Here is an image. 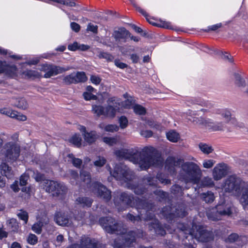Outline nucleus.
Instances as JSON below:
<instances>
[{
  "label": "nucleus",
  "instance_id": "0eeeda50",
  "mask_svg": "<svg viewBox=\"0 0 248 248\" xmlns=\"http://www.w3.org/2000/svg\"><path fill=\"white\" fill-rule=\"evenodd\" d=\"M202 172L199 166L192 162H186L181 165L180 177L186 182L197 184L199 182Z\"/></svg>",
  "mask_w": 248,
  "mask_h": 248
},
{
  "label": "nucleus",
  "instance_id": "bf43d9fd",
  "mask_svg": "<svg viewBox=\"0 0 248 248\" xmlns=\"http://www.w3.org/2000/svg\"><path fill=\"white\" fill-rule=\"evenodd\" d=\"M29 177V175L26 174H22L20 178V185L21 186H25L27 183Z\"/></svg>",
  "mask_w": 248,
  "mask_h": 248
},
{
  "label": "nucleus",
  "instance_id": "c03bdc74",
  "mask_svg": "<svg viewBox=\"0 0 248 248\" xmlns=\"http://www.w3.org/2000/svg\"><path fill=\"white\" fill-rule=\"evenodd\" d=\"M171 192L176 195H181L183 191V188L178 185H175L172 186L171 188Z\"/></svg>",
  "mask_w": 248,
  "mask_h": 248
},
{
  "label": "nucleus",
  "instance_id": "473e14b6",
  "mask_svg": "<svg viewBox=\"0 0 248 248\" xmlns=\"http://www.w3.org/2000/svg\"><path fill=\"white\" fill-rule=\"evenodd\" d=\"M0 167L3 174L7 178H11L12 177L13 175V172L8 165L4 163L1 165Z\"/></svg>",
  "mask_w": 248,
  "mask_h": 248
},
{
  "label": "nucleus",
  "instance_id": "603ef678",
  "mask_svg": "<svg viewBox=\"0 0 248 248\" xmlns=\"http://www.w3.org/2000/svg\"><path fill=\"white\" fill-rule=\"evenodd\" d=\"M202 184L205 186H213L214 185V182L212 179L209 177H204L202 180Z\"/></svg>",
  "mask_w": 248,
  "mask_h": 248
},
{
  "label": "nucleus",
  "instance_id": "6ab92c4d",
  "mask_svg": "<svg viewBox=\"0 0 248 248\" xmlns=\"http://www.w3.org/2000/svg\"><path fill=\"white\" fill-rule=\"evenodd\" d=\"M115 101L114 97L109 98L107 101L108 106L105 108V116L114 117L116 114L117 106L113 103Z\"/></svg>",
  "mask_w": 248,
  "mask_h": 248
},
{
  "label": "nucleus",
  "instance_id": "13d9d810",
  "mask_svg": "<svg viewBox=\"0 0 248 248\" xmlns=\"http://www.w3.org/2000/svg\"><path fill=\"white\" fill-rule=\"evenodd\" d=\"M148 124L149 125H150L151 127L155 128V129L161 130L162 129V126L157 122H155L153 121H149L148 122Z\"/></svg>",
  "mask_w": 248,
  "mask_h": 248
},
{
  "label": "nucleus",
  "instance_id": "aec40b11",
  "mask_svg": "<svg viewBox=\"0 0 248 248\" xmlns=\"http://www.w3.org/2000/svg\"><path fill=\"white\" fill-rule=\"evenodd\" d=\"M1 114L7 115L11 118H15L16 120L24 121L27 119L25 115L21 114L18 112L13 110L10 108H4L0 110Z\"/></svg>",
  "mask_w": 248,
  "mask_h": 248
},
{
  "label": "nucleus",
  "instance_id": "c9c22d12",
  "mask_svg": "<svg viewBox=\"0 0 248 248\" xmlns=\"http://www.w3.org/2000/svg\"><path fill=\"white\" fill-rule=\"evenodd\" d=\"M199 147L201 151L204 154H209L213 151L212 147L206 143H200L199 144Z\"/></svg>",
  "mask_w": 248,
  "mask_h": 248
},
{
  "label": "nucleus",
  "instance_id": "774afa93",
  "mask_svg": "<svg viewBox=\"0 0 248 248\" xmlns=\"http://www.w3.org/2000/svg\"><path fill=\"white\" fill-rule=\"evenodd\" d=\"M38 221L42 224L43 226H44L45 225L48 224L49 220L48 217L46 215H45V216L43 217Z\"/></svg>",
  "mask_w": 248,
  "mask_h": 248
},
{
  "label": "nucleus",
  "instance_id": "bb28decb",
  "mask_svg": "<svg viewBox=\"0 0 248 248\" xmlns=\"http://www.w3.org/2000/svg\"><path fill=\"white\" fill-rule=\"evenodd\" d=\"M166 134L167 139L172 142H177L180 139L179 134L175 130H170Z\"/></svg>",
  "mask_w": 248,
  "mask_h": 248
},
{
  "label": "nucleus",
  "instance_id": "4d7b16f0",
  "mask_svg": "<svg viewBox=\"0 0 248 248\" xmlns=\"http://www.w3.org/2000/svg\"><path fill=\"white\" fill-rule=\"evenodd\" d=\"M88 215V214L87 213H84L83 212H80L79 213L78 215H75V216L74 217V218L75 220H78V221H80V220H82V219H83L84 220L83 222H86L85 217H87Z\"/></svg>",
  "mask_w": 248,
  "mask_h": 248
},
{
  "label": "nucleus",
  "instance_id": "69168bd1",
  "mask_svg": "<svg viewBox=\"0 0 248 248\" xmlns=\"http://www.w3.org/2000/svg\"><path fill=\"white\" fill-rule=\"evenodd\" d=\"M90 80L92 83L95 85L99 84L101 80V78L99 77L94 75L91 76Z\"/></svg>",
  "mask_w": 248,
  "mask_h": 248
},
{
  "label": "nucleus",
  "instance_id": "6e6552de",
  "mask_svg": "<svg viewBox=\"0 0 248 248\" xmlns=\"http://www.w3.org/2000/svg\"><path fill=\"white\" fill-rule=\"evenodd\" d=\"M178 228L186 235V238H195L200 242H207L213 239V234L211 232L208 231L201 226L193 224L192 229H188L185 225H180Z\"/></svg>",
  "mask_w": 248,
  "mask_h": 248
},
{
  "label": "nucleus",
  "instance_id": "2eb2a0df",
  "mask_svg": "<svg viewBox=\"0 0 248 248\" xmlns=\"http://www.w3.org/2000/svg\"><path fill=\"white\" fill-rule=\"evenodd\" d=\"M228 171V167L226 164L219 163L213 170V177L216 181L219 180L227 174Z\"/></svg>",
  "mask_w": 248,
  "mask_h": 248
},
{
  "label": "nucleus",
  "instance_id": "de8ad7c7",
  "mask_svg": "<svg viewBox=\"0 0 248 248\" xmlns=\"http://www.w3.org/2000/svg\"><path fill=\"white\" fill-rule=\"evenodd\" d=\"M27 241L29 244L34 245L38 242V238L34 234H30L27 237Z\"/></svg>",
  "mask_w": 248,
  "mask_h": 248
},
{
  "label": "nucleus",
  "instance_id": "a878e982",
  "mask_svg": "<svg viewBox=\"0 0 248 248\" xmlns=\"http://www.w3.org/2000/svg\"><path fill=\"white\" fill-rule=\"evenodd\" d=\"M242 195L240 201L244 208L246 210L248 209V184L242 190Z\"/></svg>",
  "mask_w": 248,
  "mask_h": 248
},
{
  "label": "nucleus",
  "instance_id": "e2e57ef3",
  "mask_svg": "<svg viewBox=\"0 0 248 248\" xmlns=\"http://www.w3.org/2000/svg\"><path fill=\"white\" fill-rule=\"evenodd\" d=\"M222 27V24L221 23H217L215 25H213L212 26H210L208 27V29L205 30V31H215L217 30L218 29L221 28Z\"/></svg>",
  "mask_w": 248,
  "mask_h": 248
},
{
  "label": "nucleus",
  "instance_id": "393cba45",
  "mask_svg": "<svg viewBox=\"0 0 248 248\" xmlns=\"http://www.w3.org/2000/svg\"><path fill=\"white\" fill-rule=\"evenodd\" d=\"M11 103L14 106L23 109H26L28 107V104L24 98H13Z\"/></svg>",
  "mask_w": 248,
  "mask_h": 248
},
{
  "label": "nucleus",
  "instance_id": "1a4fd4ad",
  "mask_svg": "<svg viewBox=\"0 0 248 248\" xmlns=\"http://www.w3.org/2000/svg\"><path fill=\"white\" fill-rule=\"evenodd\" d=\"M242 179L235 175L228 176L223 182L221 188L225 192L230 195L239 196L242 190L248 184Z\"/></svg>",
  "mask_w": 248,
  "mask_h": 248
},
{
  "label": "nucleus",
  "instance_id": "79ce46f5",
  "mask_svg": "<svg viewBox=\"0 0 248 248\" xmlns=\"http://www.w3.org/2000/svg\"><path fill=\"white\" fill-rule=\"evenodd\" d=\"M97 56L100 59H105L108 61H112L113 60V57L111 54L102 51H99Z\"/></svg>",
  "mask_w": 248,
  "mask_h": 248
},
{
  "label": "nucleus",
  "instance_id": "39448f33",
  "mask_svg": "<svg viewBox=\"0 0 248 248\" xmlns=\"http://www.w3.org/2000/svg\"><path fill=\"white\" fill-rule=\"evenodd\" d=\"M29 173L36 181H43L41 182V186H43L46 192L51 193L53 196L62 198L66 194L67 188L63 183L49 180H44V175L37 171L30 170Z\"/></svg>",
  "mask_w": 248,
  "mask_h": 248
},
{
  "label": "nucleus",
  "instance_id": "f3484780",
  "mask_svg": "<svg viewBox=\"0 0 248 248\" xmlns=\"http://www.w3.org/2000/svg\"><path fill=\"white\" fill-rule=\"evenodd\" d=\"M2 69L1 73H4L7 76L11 78H15L17 76V69L16 65L14 64H8L6 62H3L0 67Z\"/></svg>",
  "mask_w": 248,
  "mask_h": 248
},
{
  "label": "nucleus",
  "instance_id": "e433bc0d",
  "mask_svg": "<svg viewBox=\"0 0 248 248\" xmlns=\"http://www.w3.org/2000/svg\"><path fill=\"white\" fill-rule=\"evenodd\" d=\"M99 126L101 128H104L105 131L109 132L117 131L119 130V127L114 124H108L105 125L103 124H99Z\"/></svg>",
  "mask_w": 248,
  "mask_h": 248
},
{
  "label": "nucleus",
  "instance_id": "052dcab7",
  "mask_svg": "<svg viewBox=\"0 0 248 248\" xmlns=\"http://www.w3.org/2000/svg\"><path fill=\"white\" fill-rule=\"evenodd\" d=\"M120 126L122 128H125L127 125L128 121L124 116H122L119 119Z\"/></svg>",
  "mask_w": 248,
  "mask_h": 248
},
{
  "label": "nucleus",
  "instance_id": "9b49d317",
  "mask_svg": "<svg viewBox=\"0 0 248 248\" xmlns=\"http://www.w3.org/2000/svg\"><path fill=\"white\" fill-rule=\"evenodd\" d=\"M188 120L195 123L199 124L209 128L212 129L214 131L223 130L225 127V124L223 122H214L212 120L208 119H204L202 118H188Z\"/></svg>",
  "mask_w": 248,
  "mask_h": 248
},
{
  "label": "nucleus",
  "instance_id": "20e7f679",
  "mask_svg": "<svg viewBox=\"0 0 248 248\" xmlns=\"http://www.w3.org/2000/svg\"><path fill=\"white\" fill-rule=\"evenodd\" d=\"M99 223L108 233L123 234L114 240L113 244L114 248H123V245L128 248L133 247L134 244L136 243V237H141L143 236L142 231L139 230L136 232L130 231L127 234H124L125 230L122 225L118 223L111 217H101L99 219Z\"/></svg>",
  "mask_w": 248,
  "mask_h": 248
},
{
  "label": "nucleus",
  "instance_id": "3c124183",
  "mask_svg": "<svg viewBox=\"0 0 248 248\" xmlns=\"http://www.w3.org/2000/svg\"><path fill=\"white\" fill-rule=\"evenodd\" d=\"M17 216L19 218L24 221L25 224L27 223L28 220V214L27 212L21 210L17 214Z\"/></svg>",
  "mask_w": 248,
  "mask_h": 248
},
{
  "label": "nucleus",
  "instance_id": "a211bd4d",
  "mask_svg": "<svg viewBox=\"0 0 248 248\" xmlns=\"http://www.w3.org/2000/svg\"><path fill=\"white\" fill-rule=\"evenodd\" d=\"M56 223L60 226H70L72 223L71 219H70L65 213L58 212L56 213L54 217Z\"/></svg>",
  "mask_w": 248,
  "mask_h": 248
},
{
  "label": "nucleus",
  "instance_id": "c85d7f7f",
  "mask_svg": "<svg viewBox=\"0 0 248 248\" xmlns=\"http://www.w3.org/2000/svg\"><path fill=\"white\" fill-rule=\"evenodd\" d=\"M67 161L71 163L76 168H79L82 164V161L81 159L76 158L74 155L72 154H69L67 156Z\"/></svg>",
  "mask_w": 248,
  "mask_h": 248
},
{
  "label": "nucleus",
  "instance_id": "338daca9",
  "mask_svg": "<svg viewBox=\"0 0 248 248\" xmlns=\"http://www.w3.org/2000/svg\"><path fill=\"white\" fill-rule=\"evenodd\" d=\"M70 27L72 30L75 32H78L80 29V25L76 22H71L70 24Z\"/></svg>",
  "mask_w": 248,
  "mask_h": 248
},
{
  "label": "nucleus",
  "instance_id": "ddd939ff",
  "mask_svg": "<svg viewBox=\"0 0 248 248\" xmlns=\"http://www.w3.org/2000/svg\"><path fill=\"white\" fill-rule=\"evenodd\" d=\"M70 69L69 67H63L52 64H43L40 68L41 71L45 72L44 77L49 78L52 76L62 73Z\"/></svg>",
  "mask_w": 248,
  "mask_h": 248
},
{
  "label": "nucleus",
  "instance_id": "423d86ee",
  "mask_svg": "<svg viewBox=\"0 0 248 248\" xmlns=\"http://www.w3.org/2000/svg\"><path fill=\"white\" fill-rule=\"evenodd\" d=\"M80 178L84 184L87 187L91 189L95 194L104 199L106 201H108L111 199V192L105 186L99 182H94L91 184V177L90 173L85 170H82L80 171Z\"/></svg>",
  "mask_w": 248,
  "mask_h": 248
},
{
  "label": "nucleus",
  "instance_id": "37998d69",
  "mask_svg": "<svg viewBox=\"0 0 248 248\" xmlns=\"http://www.w3.org/2000/svg\"><path fill=\"white\" fill-rule=\"evenodd\" d=\"M134 112L138 115H143L146 112L145 108L140 105H135L133 107Z\"/></svg>",
  "mask_w": 248,
  "mask_h": 248
},
{
  "label": "nucleus",
  "instance_id": "f8f14e48",
  "mask_svg": "<svg viewBox=\"0 0 248 248\" xmlns=\"http://www.w3.org/2000/svg\"><path fill=\"white\" fill-rule=\"evenodd\" d=\"M4 149L6 159L9 161H16L19 156L20 147L13 142L7 143L5 145Z\"/></svg>",
  "mask_w": 248,
  "mask_h": 248
},
{
  "label": "nucleus",
  "instance_id": "ea45409f",
  "mask_svg": "<svg viewBox=\"0 0 248 248\" xmlns=\"http://www.w3.org/2000/svg\"><path fill=\"white\" fill-rule=\"evenodd\" d=\"M68 175H69L70 182L72 184H78L77 179L78 178V172L73 170H69L68 171Z\"/></svg>",
  "mask_w": 248,
  "mask_h": 248
},
{
  "label": "nucleus",
  "instance_id": "0e129e2a",
  "mask_svg": "<svg viewBox=\"0 0 248 248\" xmlns=\"http://www.w3.org/2000/svg\"><path fill=\"white\" fill-rule=\"evenodd\" d=\"M98 27L97 26H95L92 23H89L88 25L87 30L88 31H90L93 32V33H97V32Z\"/></svg>",
  "mask_w": 248,
  "mask_h": 248
},
{
  "label": "nucleus",
  "instance_id": "4be33fe9",
  "mask_svg": "<svg viewBox=\"0 0 248 248\" xmlns=\"http://www.w3.org/2000/svg\"><path fill=\"white\" fill-rule=\"evenodd\" d=\"M170 208V207H166L162 209L163 215L167 218L172 219L173 216H176L178 217H183L186 215V212H185V209L182 210L181 209L180 211H179L178 209H176L175 214H173L169 211H168Z\"/></svg>",
  "mask_w": 248,
  "mask_h": 248
},
{
  "label": "nucleus",
  "instance_id": "58836bf2",
  "mask_svg": "<svg viewBox=\"0 0 248 248\" xmlns=\"http://www.w3.org/2000/svg\"><path fill=\"white\" fill-rule=\"evenodd\" d=\"M8 227L12 231H16L18 227V223L16 219L11 218L7 221Z\"/></svg>",
  "mask_w": 248,
  "mask_h": 248
},
{
  "label": "nucleus",
  "instance_id": "2f4dec72",
  "mask_svg": "<svg viewBox=\"0 0 248 248\" xmlns=\"http://www.w3.org/2000/svg\"><path fill=\"white\" fill-rule=\"evenodd\" d=\"M73 74L76 83L84 82L87 79V78L83 72H78L77 73H73Z\"/></svg>",
  "mask_w": 248,
  "mask_h": 248
},
{
  "label": "nucleus",
  "instance_id": "dca6fc26",
  "mask_svg": "<svg viewBox=\"0 0 248 248\" xmlns=\"http://www.w3.org/2000/svg\"><path fill=\"white\" fill-rule=\"evenodd\" d=\"M78 129L82 133V136L85 141L91 144L94 142L97 138V135L95 131L88 132L86 127L83 125H79Z\"/></svg>",
  "mask_w": 248,
  "mask_h": 248
},
{
  "label": "nucleus",
  "instance_id": "72a5a7b5",
  "mask_svg": "<svg viewBox=\"0 0 248 248\" xmlns=\"http://www.w3.org/2000/svg\"><path fill=\"white\" fill-rule=\"evenodd\" d=\"M77 202L83 207H90L92 203V200L87 197H79Z\"/></svg>",
  "mask_w": 248,
  "mask_h": 248
},
{
  "label": "nucleus",
  "instance_id": "09e8293b",
  "mask_svg": "<svg viewBox=\"0 0 248 248\" xmlns=\"http://www.w3.org/2000/svg\"><path fill=\"white\" fill-rule=\"evenodd\" d=\"M216 161L213 159H205L203 161V167L206 169L211 168L215 164Z\"/></svg>",
  "mask_w": 248,
  "mask_h": 248
},
{
  "label": "nucleus",
  "instance_id": "7ed1b4c3",
  "mask_svg": "<svg viewBox=\"0 0 248 248\" xmlns=\"http://www.w3.org/2000/svg\"><path fill=\"white\" fill-rule=\"evenodd\" d=\"M117 156L128 159L137 164L140 170H146L151 166L160 167L163 164L161 154L152 147H146L141 151L133 149H122L115 152Z\"/></svg>",
  "mask_w": 248,
  "mask_h": 248
},
{
  "label": "nucleus",
  "instance_id": "c756f323",
  "mask_svg": "<svg viewBox=\"0 0 248 248\" xmlns=\"http://www.w3.org/2000/svg\"><path fill=\"white\" fill-rule=\"evenodd\" d=\"M201 199L206 203L212 202L215 198L214 193L211 191H207L201 194Z\"/></svg>",
  "mask_w": 248,
  "mask_h": 248
},
{
  "label": "nucleus",
  "instance_id": "5fc2aeb1",
  "mask_svg": "<svg viewBox=\"0 0 248 248\" xmlns=\"http://www.w3.org/2000/svg\"><path fill=\"white\" fill-rule=\"evenodd\" d=\"M224 119V123H228L231 119V114L229 111L225 110L221 114Z\"/></svg>",
  "mask_w": 248,
  "mask_h": 248
},
{
  "label": "nucleus",
  "instance_id": "a19ab883",
  "mask_svg": "<svg viewBox=\"0 0 248 248\" xmlns=\"http://www.w3.org/2000/svg\"><path fill=\"white\" fill-rule=\"evenodd\" d=\"M70 142L74 145L79 147L81 145V139L79 135L76 134L74 135L69 140Z\"/></svg>",
  "mask_w": 248,
  "mask_h": 248
},
{
  "label": "nucleus",
  "instance_id": "f257e3e1",
  "mask_svg": "<svg viewBox=\"0 0 248 248\" xmlns=\"http://www.w3.org/2000/svg\"><path fill=\"white\" fill-rule=\"evenodd\" d=\"M107 169L109 170L110 175L117 181H120L122 184L125 183V186L134 191L137 195H143L144 197H148L150 199V196H152V192L154 194L159 197L161 199L166 198L168 196V193L160 189L149 190L151 186H155L157 185V179L161 183L168 184L170 183V180L165 178L162 173H158L156 177L151 176L147 177L143 179V183H147L146 187H143L141 185H135L132 180L134 177L133 172L124 164L119 163L115 165L114 170L111 171L110 167L107 166Z\"/></svg>",
  "mask_w": 248,
  "mask_h": 248
},
{
  "label": "nucleus",
  "instance_id": "49530a36",
  "mask_svg": "<svg viewBox=\"0 0 248 248\" xmlns=\"http://www.w3.org/2000/svg\"><path fill=\"white\" fill-rule=\"evenodd\" d=\"M63 82L66 84H70L72 83L75 84V80L74 78V75L73 73L65 76L63 78Z\"/></svg>",
  "mask_w": 248,
  "mask_h": 248
},
{
  "label": "nucleus",
  "instance_id": "5701e85b",
  "mask_svg": "<svg viewBox=\"0 0 248 248\" xmlns=\"http://www.w3.org/2000/svg\"><path fill=\"white\" fill-rule=\"evenodd\" d=\"M149 227L151 230L153 229L155 233L157 234L163 236L166 234L165 230L162 228L158 220L156 219L153 220V221L150 223Z\"/></svg>",
  "mask_w": 248,
  "mask_h": 248
},
{
  "label": "nucleus",
  "instance_id": "4468645a",
  "mask_svg": "<svg viewBox=\"0 0 248 248\" xmlns=\"http://www.w3.org/2000/svg\"><path fill=\"white\" fill-rule=\"evenodd\" d=\"M68 248H105L104 245L99 243L95 240L83 236L80 240V244H74Z\"/></svg>",
  "mask_w": 248,
  "mask_h": 248
},
{
  "label": "nucleus",
  "instance_id": "a18cd8bd",
  "mask_svg": "<svg viewBox=\"0 0 248 248\" xmlns=\"http://www.w3.org/2000/svg\"><path fill=\"white\" fill-rule=\"evenodd\" d=\"M103 140L105 143L110 146L116 144L118 142L117 139L114 137H104Z\"/></svg>",
  "mask_w": 248,
  "mask_h": 248
},
{
  "label": "nucleus",
  "instance_id": "680f3d73",
  "mask_svg": "<svg viewBox=\"0 0 248 248\" xmlns=\"http://www.w3.org/2000/svg\"><path fill=\"white\" fill-rule=\"evenodd\" d=\"M83 95L86 100H95L96 99V96L91 93L85 92L83 93Z\"/></svg>",
  "mask_w": 248,
  "mask_h": 248
},
{
  "label": "nucleus",
  "instance_id": "f03ea898",
  "mask_svg": "<svg viewBox=\"0 0 248 248\" xmlns=\"http://www.w3.org/2000/svg\"><path fill=\"white\" fill-rule=\"evenodd\" d=\"M143 199L140 198L134 199L133 197L126 193L123 192L114 198V202L119 211L124 210L127 206H135L139 212L138 216H134L128 213L126 217L133 223L142 219L144 220H151L154 218L155 215L150 211L154 212L155 207L151 200L147 197H143Z\"/></svg>",
  "mask_w": 248,
  "mask_h": 248
},
{
  "label": "nucleus",
  "instance_id": "f704fd0d",
  "mask_svg": "<svg viewBox=\"0 0 248 248\" xmlns=\"http://www.w3.org/2000/svg\"><path fill=\"white\" fill-rule=\"evenodd\" d=\"M106 159L104 157L99 155L96 156L94 159L93 164L96 167L100 168L103 167L106 163Z\"/></svg>",
  "mask_w": 248,
  "mask_h": 248
},
{
  "label": "nucleus",
  "instance_id": "7c9ffc66",
  "mask_svg": "<svg viewBox=\"0 0 248 248\" xmlns=\"http://www.w3.org/2000/svg\"><path fill=\"white\" fill-rule=\"evenodd\" d=\"M23 75L28 78L32 79L39 78L41 77L39 72L34 70H27L23 72Z\"/></svg>",
  "mask_w": 248,
  "mask_h": 248
},
{
  "label": "nucleus",
  "instance_id": "864d4df0",
  "mask_svg": "<svg viewBox=\"0 0 248 248\" xmlns=\"http://www.w3.org/2000/svg\"><path fill=\"white\" fill-rule=\"evenodd\" d=\"M54 1L60 3H62L64 5H66L71 7H73L76 5V3L74 1H71L70 0H53Z\"/></svg>",
  "mask_w": 248,
  "mask_h": 248
},
{
  "label": "nucleus",
  "instance_id": "9d476101",
  "mask_svg": "<svg viewBox=\"0 0 248 248\" xmlns=\"http://www.w3.org/2000/svg\"><path fill=\"white\" fill-rule=\"evenodd\" d=\"M235 211L234 208L228 204H218L212 212H208V218L212 220L216 221L221 219L223 216L230 217Z\"/></svg>",
  "mask_w": 248,
  "mask_h": 248
},
{
  "label": "nucleus",
  "instance_id": "6e6d98bb",
  "mask_svg": "<svg viewBox=\"0 0 248 248\" xmlns=\"http://www.w3.org/2000/svg\"><path fill=\"white\" fill-rule=\"evenodd\" d=\"M239 238V236L236 233H232L230 234L226 239V242L233 243L236 241Z\"/></svg>",
  "mask_w": 248,
  "mask_h": 248
},
{
  "label": "nucleus",
  "instance_id": "8fccbe9b",
  "mask_svg": "<svg viewBox=\"0 0 248 248\" xmlns=\"http://www.w3.org/2000/svg\"><path fill=\"white\" fill-rule=\"evenodd\" d=\"M43 226L39 221L33 224L32 227V230L35 233L37 234H40L42 232V228Z\"/></svg>",
  "mask_w": 248,
  "mask_h": 248
},
{
  "label": "nucleus",
  "instance_id": "cd10ccee",
  "mask_svg": "<svg viewBox=\"0 0 248 248\" xmlns=\"http://www.w3.org/2000/svg\"><path fill=\"white\" fill-rule=\"evenodd\" d=\"M234 83L239 88H244L246 85L245 79L238 73H235L233 74Z\"/></svg>",
  "mask_w": 248,
  "mask_h": 248
},
{
  "label": "nucleus",
  "instance_id": "4c0bfd02",
  "mask_svg": "<svg viewBox=\"0 0 248 248\" xmlns=\"http://www.w3.org/2000/svg\"><path fill=\"white\" fill-rule=\"evenodd\" d=\"M92 111L93 113L99 116L100 115L105 116V108L100 105H93L92 106Z\"/></svg>",
  "mask_w": 248,
  "mask_h": 248
},
{
  "label": "nucleus",
  "instance_id": "b1692460",
  "mask_svg": "<svg viewBox=\"0 0 248 248\" xmlns=\"http://www.w3.org/2000/svg\"><path fill=\"white\" fill-rule=\"evenodd\" d=\"M129 34V32L124 28H120L118 31H115L112 36L116 41H119L121 39H125Z\"/></svg>",
  "mask_w": 248,
  "mask_h": 248
},
{
  "label": "nucleus",
  "instance_id": "412c9836",
  "mask_svg": "<svg viewBox=\"0 0 248 248\" xmlns=\"http://www.w3.org/2000/svg\"><path fill=\"white\" fill-rule=\"evenodd\" d=\"M178 164V160L173 157L169 156L166 160L165 168L170 174H174L176 171L175 167Z\"/></svg>",
  "mask_w": 248,
  "mask_h": 248
}]
</instances>
